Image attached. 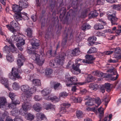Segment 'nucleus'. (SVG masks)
Masks as SVG:
<instances>
[{"label":"nucleus","instance_id":"obj_36","mask_svg":"<svg viewBox=\"0 0 121 121\" xmlns=\"http://www.w3.org/2000/svg\"><path fill=\"white\" fill-rule=\"evenodd\" d=\"M94 27L96 30H101L104 28L103 25L100 23H96L94 25Z\"/></svg>","mask_w":121,"mask_h":121},{"label":"nucleus","instance_id":"obj_60","mask_svg":"<svg viewBox=\"0 0 121 121\" xmlns=\"http://www.w3.org/2000/svg\"><path fill=\"white\" fill-rule=\"evenodd\" d=\"M16 96L15 94L10 92L9 94V96L11 98V100L15 99V97Z\"/></svg>","mask_w":121,"mask_h":121},{"label":"nucleus","instance_id":"obj_15","mask_svg":"<svg viewBox=\"0 0 121 121\" xmlns=\"http://www.w3.org/2000/svg\"><path fill=\"white\" fill-rule=\"evenodd\" d=\"M97 38L95 37H91L88 38V45L89 46H92L93 45H97L100 43L98 42H95Z\"/></svg>","mask_w":121,"mask_h":121},{"label":"nucleus","instance_id":"obj_43","mask_svg":"<svg viewBox=\"0 0 121 121\" xmlns=\"http://www.w3.org/2000/svg\"><path fill=\"white\" fill-rule=\"evenodd\" d=\"M94 77L91 74H89L86 78V81L88 82H92L94 80Z\"/></svg>","mask_w":121,"mask_h":121},{"label":"nucleus","instance_id":"obj_30","mask_svg":"<svg viewBox=\"0 0 121 121\" xmlns=\"http://www.w3.org/2000/svg\"><path fill=\"white\" fill-rule=\"evenodd\" d=\"M71 100H72L74 103H80L82 100V99L80 97L76 98L74 96H72L71 98Z\"/></svg>","mask_w":121,"mask_h":121},{"label":"nucleus","instance_id":"obj_7","mask_svg":"<svg viewBox=\"0 0 121 121\" xmlns=\"http://www.w3.org/2000/svg\"><path fill=\"white\" fill-rule=\"evenodd\" d=\"M9 76L10 78L14 81L16 79V78H20V76L19 74L18 69L15 67L13 68L11 73L9 74Z\"/></svg>","mask_w":121,"mask_h":121},{"label":"nucleus","instance_id":"obj_23","mask_svg":"<svg viewBox=\"0 0 121 121\" xmlns=\"http://www.w3.org/2000/svg\"><path fill=\"white\" fill-rule=\"evenodd\" d=\"M108 20L110 21L112 25H117V21L118 18L115 16H114L112 17L111 16L109 17Z\"/></svg>","mask_w":121,"mask_h":121},{"label":"nucleus","instance_id":"obj_64","mask_svg":"<svg viewBox=\"0 0 121 121\" xmlns=\"http://www.w3.org/2000/svg\"><path fill=\"white\" fill-rule=\"evenodd\" d=\"M14 98L13 99H12V102L14 104L16 105L20 104L19 101L17 99Z\"/></svg>","mask_w":121,"mask_h":121},{"label":"nucleus","instance_id":"obj_2","mask_svg":"<svg viewBox=\"0 0 121 121\" xmlns=\"http://www.w3.org/2000/svg\"><path fill=\"white\" fill-rule=\"evenodd\" d=\"M16 34H14V36L11 37L10 39L9 38L6 39V41L10 45V52H11L13 53H17V51L15 48L14 45L13 43V42L16 41L19 42V44L21 45H24L25 44V40L23 39L21 37L17 35Z\"/></svg>","mask_w":121,"mask_h":121},{"label":"nucleus","instance_id":"obj_54","mask_svg":"<svg viewBox=\"0 0 121 121\" xmlns=\"http://www.w3.org/2000/svg\"><path fill=\"white\" fill-rule=\"evenodd\" d=\"M17 64L19 68H20L21 66L23 65V63L22 61V59H18L17 60Z\"/></svg>","mask_w":121,"mask_h":121},{"label":"nucleus","instance_id":"obj_20","mask_svg":"<svg viewBox=\"0 0 121 121\" xmlns=\"http://www.w3.org/2000/svg\"><path fill=\"white\" fill-rule=\"evenodd\" d=\"M19 4L22 9V8H26L28 6V3L26 1L21 0L19 2Z\"/></svg>","mask_w":121,"mask_h":121},{"label":"nucleus","instance_id":"obj_4","mask_svg":"<svg viewBox=\"0 0 121 121\" xmlns=\"http://www.w3.org/2000/svg\"><path fill=\"white\" fill-rule=\"evenodd\" d=\"M36 86H38L37 85H35L33 87H31L30 88V87L27 85H25L22 86H21V89L22 91L23 92L22 95L24 94V98H26L27 100L29 98V100L30 99L32 95L36 91Z\"/></svg>","mask_w":121,"mask_h":121},{"label":"nucleus","instance_id":"obj_25","mask_svg":"<svg viewBox=\"0 0 121 121\" xmlns=\"http://www.w3.org/2000/svg\"><path fill=\"white\" fill-rule=\"evenodd\" d=\"M56 1L53 0H52L49 2V8L50 11L52 12L54 9L55 6Z\"/></svg>","mask_w":121,"mask_h":121},{"label":"nucleus","instance_id":"obj_61","mask_svg":"<svg viewBox=\"0 0 121 121\" xmlns=\"http://www.w3.org/2000/svg\"><path fill=\"white\" fill-rule=\"evenodd\" d=\"M38 17L36 14H33L31 17L32 20L34 22H35L38 19Z\"/></svg>","mask_w":121,"mask_h":121},{"label":"nucleus","instance_id":"obj_31","mask_svg":"<svg viewBox=\"0 0 121 121\" xmlns=\"http://www.w3.org/2000/svg\"><path fill=\"white\" fill-rule=\"evenodd\" d=\"M98 110L100 113V115H99L100 120L99 121H101L104 114V108L101 107L98 108Z\"/></svg>","mask_w":121,"mask_h":121},{"label":"nucleus","instance_id":"obj_57","mask_svg":"<svg viewBox=\"0 0 121 121\" xmlns=\"http://www.w3.org/2000/svg\"><path fill=\"white\" fill-rule=\"evenodd\" d=\"M114 57L118 59H119L121 58V53H116L114 55Z\"/></svg>","mask_w":121,"mask_h":121},{"label":"nucleus","instance_id":"obj_58","mask_svg":"<svg viewBox=\"0 0 121 121\" xmlns=\"http://www.w3.org/2000/svg\"><path fill=\"white\" fill-rule=\"evenodd\" d=\"M61 86L60 85V84H55L54 85V88L55 90L59 89H61Z\"/></svg>","mask_w":121,"mask_h":121},{"label":"nucleus","instance_id":"obj_48","mask_svg":"<svg viewBox=\"0 0 121 121\" xmlns=\"http://www.w3.org/2000/svg\"><path fill=\"white\" fill-rule=\"evenodd\" d=\"M91 26L86 23H84V30H86L91 28Z\"/></svg>","mask_w":121,"mask_h":121},{"label":"nucleus","instance_id":"obj_6","mask_svg":"<svg viewBox=\"0 0 121 121\" xmlns=\"http://www.w3.org/2000/svg\"><path fill=\"white\" fill-rule=\"evenodd\" d=\"M81 60L79 58H77L75 60V64H73L71 66L73 69V70H71L72 72L74 74L77 75L80 73L81 70L79 68Z\"/></svg>","mask_w":121,"mask_h":121},{"label":"nucleus","instance_id":"obj_59","mask_svg":"<svg viewBox=\"0 0 121 121\" xmlns=\"http://www.w3.org/2000/svg\"><path fill=\"white\" fill-rule=\"evenodd\" d=\"M8 107L9 108H13V109L15 108L16 107V105L12 102L11 104H8Z\"/></svg>","mask_w":121,"mask_h":121},{"label":"nucleus","instance_id":"obj_21","mask_svg":"<svg viewBox=\"0 0 121 121\" xmlns=\"http://www.w3.org/2000/svg\"><path fill=\"white\" fill-rule=\"evenodd\" d=\"M41 92L43 96H47V97H48V95L51 92V90L50 88H47L44 89Z\"/></svg>","mask_w":121,"mask_h":121},{"label":"nucleus","instance_id":"obj_17","mask_svg":"<svg viewBox=\"0 0 121 121\" xmlns=\"http://www.w3.org/2000/svg\"><path fill=\"white\" fill-rule=\"evenodd\" d=\"M59 20L57 18L56 21H55L53 24V26H56V28H57V33L59 34L61 33V30L62 28V26L60 23H59Z\"/></svg>","mask_w":121,"mask_h":121},{"label":"nucleus","instance_id":"obj_5","mask_svg":"<svg viewBox=\"0 0 121 121\" xmlns=\"http://www.w3.org/2000/svg\"><path fill=\"white\" fill-rule=\"evenodd\" d=\"M10 25L8 24L6 25L7 27L11 32L13 33L12 35L14 36V34L19 36L15 32L16 31H19L20 30V27L18 22L16 21H13L10 23Z\"/></svg>","mask_w":121,"mask_h":121},{"label":"nucleus","instance_id":"obj_10","mask_svg":"<svg viewBox=\"0 0 121 121\" xmlns=\"http://www.w3.org/2000/svg\"><path fill=\"white\" fill-rule=\"evenodd\" d=\"M65 82L67 83H82L80 82H76L78 80L75 77H71L69 73H67L65 76Z\"/></svg>","mask_w":121,"mask_h":121},{"label":"nucleus","instance_id":"obj_12","mask_svg":"<svg viewBox=\"0 0 121 121\" xmlns=\"http://www.w3.org/2000/svg\"><path fill=\"white\" fill-rule=\"evenodd\" d=\"M85 57L86 60L84 59V63L90 64L94 63L95 58L93 56L87 54L86 55Z\"/></svg>","mask_w":121,"mask_h":121},{"label":"nucleus","instance_id":"obj_47","mask_svg":"<svg viewBox=\"0 0 121 121\" xmlns=\"http://www.w3.org/2000/svg\"><path fill=\"white\" fill-rule=\"evenodd\" d=\"M0 82L1 83H8L9 82L8 79L4 77L1 78Z\"/></svg>","mask_w":121,"mask_h":121},{"label":"nucleus","instance_id":"obj_62","mask_svg":"<svg viewBox=\"0 0 121 121\" xmlns=\"http://www.w3.org/2000/svg\"><path fill=\"white\" fill-rule=\"evenodd\" d=\"M115 32L117 35H119V34L121 33V25L118 26V29L116 30Z\"/></svg>","mask_w":121,"mask_h":121},{"label":"nucleus","instance_id":"obj_28","mask_svg":"<svg viewBox=\"0 0 121 121\" xmlns=\"http://www.w3.org/2000/svg\"><path fill=\"white\" fill-rule=\"evenodd\" d=\"M25 32L27 33V36L28 37H33V31L31 28H27Z\"/></svg>","mask_w":121,"mask_h":121},{"label":"nucleus","instance_id":"obj_14","mask_svg":"<svg viewBox=\"0 0 121 121\" xmlns=\"http://www.w3.org/2000/svg\"><path fill=\"white\" fill-rule=\"evenodd\" d=\"M73 12V10L72 9H70L69 10V11L67 12L66 16L63 21V24H69V17L71 15H72V13Z\"/></svg>","mask_w":121,"mask_h":121},{"label":"nucleus","instance_id":"obj_51","mask_svg":"<svg viewBox=\"0 0 121 121\" xmlns=\"http://www.w3.org/2000/svg\"><path fill=\"white\" fill-rule=\"evenodd\" d=\"M47 56L49 58H50L52 56V50H49L46 53Z\"/></svg>","mask_w":121,"mask_h":121},{"label":"nucleus","instance_id":"obj_46","mask_svg":"<svg viewBox=\"0 0 121 121\" xmlns=\"http://www.w3.org/2000/svg\"><path fill=\"white\" fill-rule=\"evenodd\" d=\"M68 94L65 91H64L60 93L59 95V97H62L65 98L68 95Z\"/></svg>","mask_w":121,"mask_h":121},{"label":"nucleus","instance_id":"obj_53","mask_svg":"<svg viewBox=\"0 0 121 121\" xmlns=\"http://www.w3.org/2000/svg\"><path fill=\"white\" fill-rule=\"evenodd\" d=\"M60 10L61 11V9H60ZM60 13L59 17L60 18L62 19L63 18L65 15L66 13V11L65 10H64L61 13V11H60Z\"/></svg>","mask_w":121,"mask_h":121},{"label":"nucleus","instance_id":"obj_55","mask_svg":"<svg viewBox=\"0 0 121 121\" xmlns=\"http://www.w3.org/2000/svg\"><path fill=\"white\" fill-rule=\"evenodd\" d=\"M99 88L100 91L102 93H104L105 92V87L104 86L100 85L99 86Z\"/></svg>","mask_w":121,"mask_h":121},{"label":"nucleus","instance_id":"obj_26","mask_svg":"<svg viewBox=\"0 0 121 121\" xmlns=\"http://www.w3.org/2000/svg\"><path fill=\"white\" fill-rule=\"evenodd\" d=\"M12 8L13 11L17 13L20 12L22 10V8L19 5L16 4L13 5Z\"/></svg>","mask_w":121,"mask_h":121},{"label":"nucleus","instance_id":"obj_49","mask_svg":"<svg viewBox=\"0 0 121 121\" xmlns=\"http://www.w3.org/2000/svg\"><path fill=\"white\" fill-rule=\"evenodd\" d=\"M95 101L96 104H97V107H98L101 103V100L99 98L97 97L95 99Z\"/></svg>","mask_w":121,"mask_h":121},{"label":"nucleus","instance_id":"obj_50","mask_svg":"<svg viewBox=\"0 0 121 121\" xmlns=\"http://www.w3.org/2000/svg\"><path fill=\"white\" fill-rule=\"evenodd\" d=\"M13 88L15 90H19L20 88V86L18 85V84H13L12 85Z\"/></svg>","mask_w":121,"mask_h":121},{"label":"nucleus","instance_id":"obj_24","mask_svg":"<svg viewBox=\"0 0 121 121\" xmlns=\"http://www.w3.org/2000/svg\"><path fill=\"white\" fill-rule=\"evenodd\" d=\"M80 52V51L79 48H75L74 49L71 51V55L72 56H77L79 54Z\"/></svg>","mask_w":121,"mask_h":121},{"label":"nucleus","instance_id":"obj_9","mask_svg":"<svg viewBox=\"0 0 121 121\" xmlns=\"http://www.w3.org/2000/svg\"><path fill=\"white\" fill-rule=\"evenodd\" d=\"M98 15V13L96 10L91 12L90 13L88 14V11L87 9H84V18L86 17L88 15L89 16V18L91 19L96 17Z\"/></svg>","mask_w":121,"mask_h":121},{"label":"nucleus","instance_id":"obj_27","mask_svg":"<svg viewBox=\"0 0 121 121\" xmlns=\"http://www.w3.org/2000/svg\"><path fill=\"white\" fill-rule=\"evenodd\" d=\"M34 109L36 111L39 112L40 111L41 109V104L38 103H36L33 106Z\"/></svg>","mask_w":121,"mask_h":121},{"label":"nucleus","instance_id":"obj_16","mask_svg":"<svg viewBox=\"0 0 121 121\" xmlns=\"http://www.w3.org/2000/svg\"><path fill=\"white\" fill-rule=\"evenodd\" d=\"M66 31L64 30L62 35L63 39L62 40L61 46L63 47H64L66 44L68 39V35L69 33V31L66 33Z\"/></svg>","mask_w":121,"mask_h":121},{"label":"nucleus","instance_id":"obj_34","mask_svg":"<svg viewBox=\"0 0 121 121\" xmlns=\"http://www.w3.org/2000/svg\"><path fill=\"white\" fill-rule=\"evenodd\" d=\"M56 108L55 105H53L50 103L46 105L45 106V108L47 110L49 109H54V110Z\"/></svg>","mask_w":121,"mask_h":121},{"label":"nucleus","instance_id":"obj_45","mask_svg":"<svg viewBox=\"0 0 121 121\" xmlns=\"http://www.w3.org/2000/svg\"><path fill=\"white\" fill-rule=\"evenodd\" d=\"M113 9L117 10H121V4H114L113 5Z\"/></svg>","mask_w":121,"mask_h":121},{"label":"nucleus","instance_id":"obj_41","mask_svg":"<svg viewBox=\"0 0 121 121\" xmlns=\"http://www.w3.org/2000/svg\"><path fill=\"white\" fill-rule=\"evenodd\" d=\"M111 73L112 75L111 77L112 80H114L117 79L118 77V75L117 74L116 72H112Z\"/></svg>","mask_w":121,"mask_h":121},{"label":"nucleus","instance_id":"obj_19","mask_svg":"<svg viewBox=\"0 0 121 121\" xmlns=\"http://www.w3.org/2000/svg\"><path fill=\"white\" fill-rule=\"evenodd\" d=\"M48 0H35L36 5L38 7L42 8L45 5Z\"/></svg>","mask_w":121,"mask_h":121},{"label":"nucleus","instance_id":"obj_18","mask_svg":"<svg viewBox=\"0 0 121 121\" xmlns=\"http://www.w3.org/2000/svg\"><path fill=\"white\" fill-rule=\"evenodd\" d=\"M70 106V104L67 102L63 103L61 105L62 107L60 112L63 114L66 112L67 111L66 109L68 108Z\"/></svg>","mask_w":121,"mask_h":121},{"label":"nucleus","instance_id":"obj_11","mask_svg":"<svg viewBox=\"0 0 121 121\" xmlns=\"http://www.w3.org/2000/svg\"><path fill=\"white\" fill-rule=\"evenodd\" d=\"M26 99V100L24 103L22 104V109L25 111H27L31 109V105L30 103L28 102L31 99V98L29 100V98L27 100H26V98H24ZM27 99V98H26Z\"/></svg>","mask_w":121,"mask_h":121},{"label":"nucleus","instance_id":"obj_63","mask_svg":"<svg viewBox=\"0 0 121 121\" xmlns=\"http://www.w3.org/2000/svg\"><path fill=\"white\" fill-rule=\"evenodd\" d=\"M82 114V111L78 110L76 112V115L78 118L81 117Z\"/></svg>","mask_w":121,"mask_h":121},{"label":"nucleus","instance_id":"obj_33","mask_svg":"<svg viewBox=\"0 0 121 121\" xmlns=\"http://www.w3.org/2000/svg\"><path fill=\"white\" fill-rule=\"evenodd\" d=\"M34 115L31 113H28L26 116V117L27 120L31 121L33 120L35 118Z\"/></svg>","mask_w":121,"mask_h":121},{"label":"nucleus","instance_id":"obj_56","mask_svg":"<svg viewBox=\"0 0 121 121\" xmlns=\"http://www.w3.org/2000/svg\"><path fill=\"white\" fill-rule=\"evenodd\" d=\"M48 97H45V99L47 100H51L52 102L55 103V99L54 98V96L51 97L50 96H48Z\"/></svg>","mask_w":121,"mask_h":121},{"label":"nucleus","instance_id":"obj_42","mask_svg":"<svg viewBox=\"0 0 121 121\" xmlns=\"http://www.w3.org/2000/svg\"><path fill=\"white\" fill-rule=\"evenodd\" d=\"M10 47H11L10 45H9L8 46L7 45H6L4 47L3 49V50L4 52L9 54L10 53Z\"/></svg>","mask_w":121,"mask_h":121},{"label":"nucleus","instance_id":"obj_40","mask_svg":"<svg viewBox=\"0 0 121 121\" xmlns=\"http://www.w3.org/2000/svg\"><path fill=\"white\" fill-rule=\"evenodd\" d=\"M105 87L106 89V91L108 92L110 91L113 86L111 84H105Z\"/></svg>","mask_w":121,"mask_h":121},{"label":"nucleus","instance_id":"obj_1","mask_svg":"<svg viewBox=\"0 0 121 121\" xmlns=\"http://www.w3.org/2000/svg\"><path fill=\"white\" fill-rule=\"evenodd\" d=\"M32 47H28L27 52L28 53L31 54L32 56L31 58L34 61H35L37 64L40 66L42 65L44 62V59L43 58L40 59V56L35 52L33 49H37L38 48L39 44L38 40L35 39H32L30 41Z\"/></svg>","mask_w":121,"mask_h":121},{"label":"nucleus","instance_id":"obj_32","mask_svg":"<svg viewBox=\"0 0 121 121\" xmlns=\"http://www.w3.org/2000/svg\"><path fill=\"white\" fill-rule=\"evenodd\" d=\"M89 87L91 90L96 91L99 88V86L97 84H90Z\"/></svg>","mask_w":121,"mask_h":121},{"label":"nucleus","instance_id":"obj_3","mask_svg":"<svg viewBox=\"0 0 121 121\" xmlns=\"http://www.w3.org/2000/svg\"><path fill=\"white\" fill-rule=\"evenodd\" d=\"M66 54L64 52L60 53L57 56V58L51 60L49 63V66L53 68H56L59 67L60 65H62L64 64Z\"/></svg>","mask_w":121,"mask_h":121},{"label":"nucleus","instance_id":"obj_8","mask_svg":"<svg viewBox=\"0 0 121 121\" xmlns=\"http://www.w3.org/2000/svg\"><path fill=\"white\" fill-rule=\"evenodd\" d=\"M28 15L24 12L18 13H15L14 16V18L16 20L19 21L23 19L24 20H28Z\"/></svg>","mask_w":121,"mask_h":121},{"label":"nucleus","instance_id":"obj_22","mask_svg":"<svg viewBox=\"0 0 121 121\" xmlns=\"http://www.w3.org/2000/svg\"><path fill=\"white\" fill-rule=\"evenodd\" d=\"M36 118L38 120L41 121L47 119L46 117L43 113H38L36 114Z\"/></svg>","mask_w":121,"mask_h":121},{"label":"nucleus","instance_id":"obj_37","mask_svg":"<svg viewBox=\"0 0 121 121\" xmlns=\"http://www.w3.org/2000/svg\"><path fill=\"white\" fill-rule=\"evenodd\" d=\"M6 58L7 60L10 62H12L14 60L13 56L10 53L7 54L6 55Z\"/></svg>","mask_w":121,"mask_h":121},{"label":"nucleus","instance_id":"obj_13","mask_svg":"<svg viewBox=\"0 0 121 121\" xmlns=\"http://www.w3.org/2000/svg\"><path fill=\"white\" fill-rule=\"evenodd\" d=\"M20 112L19 110L17 108H15L13 109L11 112V114L13 116H15L16 117L20 115ZM15 121H22L20 118H15Z\"/></svg>","mask_w":121,"mask_h":121},{"label":"nucleus","instance_id":"obj_35","mask_svg":"<svg viewBox=\"0 0 121 121\" xmlns=\"http://www.w3.org/2000/svg\"><path fill=\"white\" fill-rule=\"evenodd\" d=\"M6 103V99L3 97H0V105L2 108H3Z\"/></svg>","mask_w":121,"mask_h":121},{"label":"nucleus","instance_id":"obj_52","mask_svg":"<svg viewBox=\"0 0 121 121\" xmlns=\"http://www.w3.org/2000/svg\"><path fill=\"white\" fill-rule=\"evenodd\" d=\"M113 12L112 11H108L107 13V14L108 15V19H109V17L111 16L112 17L114 16H115V14L113 13Z\"/></svg>","mask_w":121,"mask_h":121},{"label":"nucleus","instance_id":"obj_39","mask_svg":"<svg viewBox=\"0 0 121 121\" xmlns=\"http://www.w3.org/2000/svg\"><path fill=\"white\" fill-rule=\"evenodd\" d=\"M52 69L50 68H47L45 70V74L46 75H49L52 74L53 73Z\"/></svg>","mask_w":121,"mask_h":121},{"label":"nucleus","instance_id":"obj_29","mask_svg":"<svg viewBox=\"0 0 121 121\" xmlns=\"http://www.w3.org/2000/svg\"><path fill=\"white\" fill-rule=\"evenodd\" d=\"M92 74L93 75L97 76L104 77V73L100 71L96 70L93 71Z\"/></svg>","mask_w":121,"mask_h":121},{"label":"nucleus","instance_id":"obj_44","mask_svg":"<svg viewBox=\"0 0 121 121\" xmlns=\"http://www.w3.org/2000/svg\"><path fill=\"white\" fill-rule=\"evenodd\" d=\"M97 51V49L95 47H91L87 52L88 53L91 54L96 52Z\"/></svg>","mask_w":121,"mask_h":121},{"label":"nucleus","instance_id":"obj_38","mask_svg":"<svg viewBox=\"0 0 121 121\" xmlns=\"http://www.w3.org/2000/svg\"><path fill=\"white\" fill-rule=\"evenodd\" d=\"M65 30L66 31V33H67V32L68 31H69V33L68 35V36L69 35V36L68 38V40H69L71 41L72 42H73V35L72 34V32L70 30H69V29L67 30Z\"/></svg>","mask_w":121,"mask_h":121}]
</instances>
